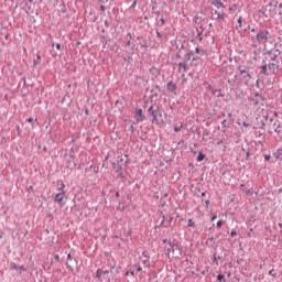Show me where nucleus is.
<instances>
[{
    "label": "nucleus",
    "mask_w": 282,
    "mask_h": 282,
    "mask_svg": "<svg viewBox=\"0 0 282 282\" xmlns=\"http://www.w3.org/2000/svg\"><path fill=\"white\" fill-rule=\"evenodd\" d=\"M221 126L223 128H227V119H224V121H221Z\"/></svg>",
    "instance_id": "nucleus-39"
},
{
    "label": "nucleus",
    "mask_w": 282,
    "mask_h": 282,
    "mask_svg": "<svg viewBox=\"0 0 282 282\" xmlns=\"http://www.w3.org/2000/svg\"><path fill=\"white\" fill-rule=\"evenodd\" d=\"M116 197L119 198L120 197V192H116Z\"/></svg>",
    "instance_id": "nucleus-57"
},
{
    "label": "nucleus",
    "mask_w": 282,
    "mask_h": 282,
    "mask_svg": "<svg viewBox=\"0 0 282 282\" xmlns=\"http://www.w3.org/2000/svg\"><path fill=\"white\" fill-rule=\"evenodd\" d=\"M69 260H73L72 253L67 254L66 267H67L68 271H74V267H72V264H69Z\"/></svg>",
    "instance_id": "nucleus-18"
},
{
    "label": "nucleus",
    "mask_w": 282,
    "mask_h": 282,
    "mask_svg": "<svg viewBox=\"0 0 282 282\" xmlns=\"http://www.w3.org/2000/svg\"><path fill=\"white\" fill-rule=\"evenodd\" d=\"M273 156L280 161H282V148H278V150L275 152H273Z\"/></svg>",
    "instance_id": "nucleus-17"
},
{
    "label": "nucleus",
    "mask_w": 282,
    "mask_h": 282,
    "mask_svg": "<svg viewBox=\"0 0 282 282\" xmlns=\"http://www.w3.org/2000/svg\"><path fill=\"white\" fill-rule=\"evenodd\" d=\"M33 121H34V120H33L32 117H30V119H28V122H29V123H33Z\"/></svg>",
    "instance_id": "nucleus-54"
},
{
    "label": "nucleus",
    "mask_w": 282,
    "mask_h": 282,
    "mask_svg": "<svg viewBox=\"0 0 282 282\" xmlns=\"http://www.w3.org/2000/svg\"><path fill=\"white\" fill-rule=\"evenodd\" d=\"M252 231H253V229H249V231H248V234H247V237H248V238H252Z\"/></svg>",
    "instance_id": "nucleus-38"
},
{
    "label": "nucleus",
    "mask_w": 282,
    "mask_h": 282,
    "mask_svg": "<svg viewBox=\"0 0 282 282\" xmlns=\"http://www.w3.org/2000/svg\"><path fill=\"white\" fill-rule=\"evenodd\" d=\"M156 37H158L159 40H162L163 35H162V33H160V31H156Z\"/></svg>",
    "instance_id": "nucleus-37"
},
{
    "label": "nucleus",
    "mask_w": 282,
    "mask_h": 282,
    "mask_svg": "<svg viewBox=\"0 0 282 282\" xmlns=\"http://www.w3.org/2000/svg\"><path fill=\"white\" fill-rule=\"evenodd\" d=\"M250 101L253 104V106H258V104H259V99H257V97H256V98L252 97V98L250 99Z\"/></svg>",
    "instance_id": "nucleus-29"
},
{
    "label": "nucleus",
    "mask_w": 282,
    "mask_h": 282,
    "mask_svg": "<svg viewBox=\"0 0 282 282\" xmlns=\"http://www.w3.org/2000/svg\"><path fill=\"white\" fill-rule=\"evenodd\" d=\"M205 205H206V207H209L210 200H205Z\"/></svg>",
    "instance_id": "nucleus-52"
},
{
    "label": "nucleus",
    "mask_w": 282,
    "mask_h": 282,
    "mask_svg": "<svg viewBox=\"0 0 282 282\" xmlns=\"http://www.w3.org/2000/svg\"><path fill=\"white\" fill-rule=\"evenodd\" d=\"M212 3L216 9H226L223 0H212Z\"/></svg>",
    "instance_id": "nucleus-14"
},
{
    "label": "nucleus",
    "mask_w": 282,
    "mask_h": 282,
    "mask_svg": "<svg viewBox=\"0 0 282 282\" xmlns=\"http://www.w3.org/2000/svg\"><path fill=\"white\" fill-rule=\"evenodd\" d=\"M164 223H165V216H163V218H162V220H161L160 227H163V226H164Z\"/></svg>",
    "instance_id": "nucleus-42"
},
{
    "label": "nucleus",
    "mask_w": 282,
    "mask_h": 282,
    "mask_svg": "<svg viewBox=\"0 0 282 282\" xmlns=\"http://www.w3.org/2000/svg\"><path fill=\"white\" fill-rule=\"evenodd\" d=\"M137 271H143V269L140 264L137 265Z\"/></svg>",
    "instance_id": "nucleus-50"
},
{
    "label": "nucleus",
    "mask_w": 282,
    "mask_h": 282,
    "mask_svg": "<svg viewBox=\"0 0 282 282\" xmlns=\"http://www.w3.org/2000/svg\"><path fill=\"white\" fill-rule=\"evenodd\" d=\"M192 57H193V53L192 52L185 53V55H184V64H186V68H188L187 64H188V62H191Z\"/></svg>",
    "instance_id": "nucleus-16"
},
{
    "label": "nucleus",
    "mask_w": 282,
    "mask_h": 282,
    "mask_svg": "<svg viewBox=\"0 0 282 282\" xmlns=\"http://www.w3.org/2000/svg\"><path fill=\"white\" fill-rule=\"evenodd\" d=\"M67 9L65 6L62 7V13H66Z\"/></svg>",
    "instance_id": "nucleus-49"
},
{
    "label": "nucleus",
    "mask_w": 282,
    "mask_h": 282,
    "mask_svg": "<svg viewBox=\"0 0 282 282\" xmlns=\"http://www.w3.org/2000/svg\"><path fill=\"white\" fill-rule=\"evenodd\" d=\"M54 258H55V260L57 261V262H59V256H58V253H56L55 256H54Z\"/></svg>",
    "instance_id": "nucleus-47"
},
{
    "label": "nucleus",
    "mask_w": 282,
    "mask_h": 282,
    "mask_svg": "<svg viewBox=\"0 0 282 282\" xmlns=\"http://www.w3.org/2000/svg\"><path fill=\"white\" fill-rule=\"evenodd\" d=\"M85 115H89V110L88 109L85 110Z\"/></svg>",
    "instance_id": "nucleus-62"
},
{
    "label": "nucleus",
    "mask_w": 282,
    "mask_h": 282,
    "mask_svg": "<svg viewBox=\"0 0 282 282\" xmlns=\"http://www.w3.org/2000/svg\"><path fill=\"white\" fill-rule=\"evenodd\" d=\"M223 225H224V220H218V221L216 223V227H217L218 229H220V227H223Z\"/></svg>",
    "instance_id": "nucleus-31"
},
{
    "label": "nucleus",
    "mask_w": 282,
    "mask_h": 282,
    "mask_svg": "<svg viewBox=\"0 0 282 282\" xmlns=\"http://www.w3.org/2000/svg\"><path fill=\"white\" fill-rule=\"evenodd\" d=\"M275 10H276V4H272V2H270L265 7L264 14L267 15V18H268V15L272 17V15H274Z\"/></svg>",
    "instance_id": "nucleus-7"
},
{
    "label": "nucleus",
    "mask_w": 282,
    "mask_h": 282,
    "mask_svg": "<svg viewBox=\"0 0 282 282\" xmlns=\"http://www.w3.org/2000/svg\"><path fill=\"white\" fill-rule=\"evenodd\" d=\"M183 126H184L183 123H181L178 127L174 126V132H181Z\"/></svg>",
    "instance_id": "nucleus-28"
},
{
    "label": "nucleus",
    "mask_w": 282,
    "mask_h": 282,
    "mask_svg": "<svg viewBox=\"0 0 282 282\" xmlns=\"http://www.w3.org/2000/svg\"><path fill=\"white\" fill-rule=\"evenodd\" d=\"M243 126H245V128H248L250 126V123H247L246 121H243Z\"/></svg>",
    "instance_id": "nucleus-56"
},
{
    "label": "nucleus",
    "mask_w": 282,
    "mask_h": 282,
    "mask_svg": "<svg viewBox=\"0 0 282 282\" xmlns=\"http://www.w3.org/2000/svg\"><path fill=\"white\" fill-rule=\"evenodd\" d=\"M214 14L216 15L215 18L216 22H218L219 24L225 22V13H220L219 11H214Z\"/></svg>",
    "instance_id": "nucleus-13"
},
{
    "label": "nucleus",
    "mask_w": 282,
    "mask_h": 282,
    "mask_svg": "<svg viewBox=\"0 0 282 282\" xmlns=\"http://www.w3.org/2000/svg\"><path fill=\"white\" fill-rule=\"evenodd\" d=\"M269 275H272L273 278H276V273H274V269H271L269 271Z\"/></svg>",
    "instance_id": "nucleus-33"
},
{
    "label": "nucleus",
    "mask_w": 282,
    "mask_h": 282,
    "mask_svg": "<svg viewBox=\"0 0 282 282\" xmlns=\"http://www.w3.org/2000/svg\"><path fill=\"white\" fill-rule=\"evenodd\" d=\"M198 59H200V57L196 56V57H193L192 62H198Z\"/></svg>",
    "instance_id": "nucleus-51"
},
{
    "label": "nucleus",
    "mask_w": 282,
    "mask_h": 282,
    "mask_svg": "<svg viewBox=\"0 0 282 282\" xmlns=\"http://www.w3.org/2000/svg\"><path fill=\"white\" fill-rule=\"evenodd\" d=\"M221 143H224L223 139H220V140L217 142L218 145H221Z\"/></svg>",
    "instance_id": "nucleus-59"
},
{
    "label": "nucleus",
    "mask_w": 282,
    "mask_h": 282,
    "mask_svg": "<svg viewBox=\"0 0 282 282\" xmlns=\"http://www.w3.org/2000/svg\"><path fill=\"white\" fill-rule=\"evenodd\" d=\"M217 219V216H212V223H214Z\"/></svg>",
    "instance_id": "nucleus-55"
},
{
    "label": "nucleus",
    "mask_w": 282,
    "mask_h": 282,
    "mask_svg": "<svg viewBox=\"0 0 282 282\" xmlns=\"http://www.w3.org/2000/svg\"><path fill=\"white\" fill-rule=\"evenodd\" d=\"M61 48H62L61 44H56V50L61 51Z\"/></svg>",
    "instance_id": "nucleus-53"
},
{
    "label": "nucleus",
    "mask_w": 282,
    "mask_h": 282,
    "mask_svg": "<svg viewBox=\"0 0 282 282\" xmlns=\"http://www.w3.org/2000/svg\"><path fill=\"white\" fill-rule=\"evenodd\" d=\"M195 53H196L197 55H200V56H204V55H205V51H200L199 46H196Z\"/></svg>",
    "instance_id": "nucleus-24"
},
{
    "label": "nucleus",
    "mask_w": 282,
    "mask_h": 282,
    "mask_svg": "<svg viewBox=\"0 0 282 282\" xmlns=\"http://www.w3.org/2000/svg\"><path fill=\"white\" fill-rule=\"evenodd\" d=\"M142 263H143L145 267H151L150 258H145L144 260H142Z\"/></svg>",
    "instance_id": "nucleus-26"
},
{
    "label": "nucleus",
    "mask_w": 282,
    "mask_h": 282,
    "mask_svg": "<svg viewBox=\"0 0 282 282\" xmlns=\"http://www.w3.org/2000/svg\"><path fill=\"white\" fill-rule=\"evenodd\" d=\"M58 192H65V183L62 181L61 186L57 187Z\"/></svg>",
    "instance_id": "nucleus-27"
},
{
    "label": "nucleus",
    "mask_w": 282,
    "mask_h": 282,
    "mask_svg": "<svg viewBox=\"0 0 282 282\" xmlns=\"http://www.w3.org/2000/svg\"><path fill=\"white\" fill-rule=\"evenodd\" d=\"M237 70L238 72L236 73L234 79H228V84L230 86H236L237 82H239V84H245V86H248L252 79L250 68L248 66H238Z\"/></svg>",
    "instance_id": "nucleus-1"
},
{
    "label": "nucleus",
    "mask_w": 282,
    "mask_h": 282,
    "mask_svg": "<svg viewBox=\"0 0 282 282\" xmlns=\"http://www.w3.org/2000/svg\"><path fill=\"white\" fill-rule=\"evenodd\" d=\"M256 87H257V88H260V79H257V80H256Z\"/></svg>",
    "instance_id": "nucleus-46"
},
{
    "label": "nucleus",
    "mask_w": 282,
    "mask_h": 282,
    "mask_svg": "<svg viewBox=\"0 0 282 282\" xmlns=\"http://www.w3.org/2000/svg\"><path fill=\"white\" fill-rule=\"evenodd\" d=\"M274 117H279V112H273Z\"/></svg>",
    "instance_id": "nucleus-63"
},
{
    "label": "nucleus",
    "mask_w": 282,
    "mask_h": 282,
    "mask_svg": "<svg viewBox=\"0 0 282 282\" xmlns=\"http://www.w3.org/2000/svg\"><path fill=\"white\" fill-rule=\"evenodd\" d=\"M231 238H235V236H238L237 231L232 230L230 234Z\"/></svg>",
    "instance_id": "nucleus-41"
},
{
    "label": "nucleus",
    "mask_w": 282,
    "mask_h": 282,
    "mask_svg": "<svg viewBox=\"0 0 282 282\" xmlns=\"http://www.w3.org/2000/svg\"><path fill=\"white\" fill-rule=\"evenodd\" d=\"M148 115L152 117V123H156V126H161V123H164L162 117V108L158 104H153L148 108Z\"/></svg>",
    "instance_id": "nucleus-2"
},
{
    "label": "nucleus",
    "mask_w": 282,
    "mask_h": 282,
    "mask_svg": "<svg viewBox=\"0 0 282 282\" xmlns=\"http://www.w3.org/2000/svg\"><path fill=\"white\" fill-rule=\"evenodd\" d=\"M280 64H274L272 59H270L269 64L263 63L260 68V75L264 77H269L270 75H279Z\"/></svg>",
    "instance_id": "nucleus-3"
},
{
    "label": "nucleus",
    "mask_w": 282,
    "mask_h": 282,
    "mask_svg": "<svg viewBox=\"0 0 282 282\" xmlns=\"http://www.w3.org/2000/svg\"><path fill=\"white\" fill-rule=\"evenodd\" d=\"M206 159V154H204V152H198L197 159L196 161L198 163H200L202 161H204Z\"/></svg>",
    "instance_id": "nucleus-19"
},
{
    "label": "nucleus",
    "mask_w": 282,
    "mask_h": 282,
    "mask_svg": "<svg viewBox=\"0 0 282 282\" xmlns=\"http://www.w3.org/2000/svg\"><path fill=\"white\" fill-rule=\"evenodd\" d=\"M268 40H270V31L260 29L256 34V40L252 46H258V44H267Z\"/></svg>",
    "instance_id": "nucleus-4"
},
{
    "label": "nucleus",
    "mask_w": 282,
    "mask_h": 282,
    "mask_svg": "<svg viewBox=\"0 0 282 282\" xmlns=\"http://www.w3.org/2000/svg\"><path fill=\"white\" fill-rule=\"evenodd\" d=\"M254 97H256V99H258V101H259V99H260L261 101H264V100H265V97H263V95H260V93H256V94H254Z\"/></svg>",
    "instance_id": "nucleus-23"
},
{
    "label": "nucleus",
    "mask_w": 282,
    "mask_h": 282,
    "mask_svg": "<svg viewBox=\"0 0 282 282\" xmlns=\"http://www.w3.org/2000/svg\"><path fill=\"white\" fill-rule=\"evenodd\" d=\"M167 223H169V224L173 223V216H169Z\"/></svg>",
    "instance_id": "nucleus-45"
},
{
    "label": "nucleus",
    "mask_w": 282,
    "mask_h": 282,
    "mask_svg": "<svg viewBox=\"0 0 282 282\" xmlns=\"http://www.w3.org/2000/svg\"><path fill=\"white\" fill-rule=\"evenodd\" d=\"M134 117H135L137 121H145V119H147L145 115H143L142 108H137L134 110Z\"/></svg>",
    "instance_id": "nucleus-10"
},
{
    "label": "nucleus",
    "mask_w": 282,
    "mask_h": 282,
    "mask_svg": "<svg viewBox=\"0 0 282 282\" xmlns=\"http://www.w3.org/2000/svg\"><path fill=\"white\" fill-rule=\"evenodd\" d=\"M169 246L172 248L173 253H177V256H183V247L177 242H169Z\"/></svg>",
    "instance_id": "nucleus-6"
},
{
    "label": "nucleus",
    "mask_w": 282,
    "mask_h": 282,
    "mask_svg": "<svg viewBox=\"0 0 282 282\" xmlns=\"http://www.w3.org/2000/svg\"><path fill=\"white\" fill-rule=\"evenodd\" d=\"M142 256L147 259V258H150V254H149V252L148 251H143L142 252Z\"/></svg>",
    "instance_id": "nucleus-36"
},
{
    "label": "nucleus",
    "mask_w": 282,
    "mask_h": 282,
    "mask_svg": "<svg viewBox=\"0 0 282 282\" xmlns=\"http://www.w3.org/2000/svg\"><path fill=\"white\" fill-rule=\"evenodd\" d=\"M130 275H135L134 271H130Z\"/></svg>",
    "instance_id": "nucleus-64"
},
{
    "label": "nucleus",
    "mask_w": 282,
    "mask_h": 282,
    "mask_svg": "<svg viewBox=\"0 0 282 282\" xmlns=\"http://www.w3.org/2000/svg\"><path fill=\"white\" fill-rule=\"evenodd\" d=\"M177 67H178V73H181L182 77H185L187 73V64H185V58L183 59V62H180L177 64Z\"/></svg>",
    "instance_id": "nucleus-11"
},
{
    "label": "nucleus",
    "mask_w": 282,
    "mask_h": 282,
    "mask_svg": "<svg viewBox=\"0 0 282 282\" xmlns=\"http://www.w3.org/2000/svg\"><path fill=\"white\" fill-rule=\"evenodd\" d=\"M101 3H107L109 0H99Z\"/></svg>",
    "instance_id": "nucleus-60"
},
{
    "label": "nucleus",
    "mask_w": 282,
    "mask_h": 282,
    "mask_svg": "<svg viewBox=\"0 0 282 282\" xmlns=\"http://www.w3.org/2000/svg\"><path fill=\"white\" fill-rule=\"evenodd\" d=\"M137 3H138V0H133V2H132V4H131V9H135V7H137Z\"/></svg>",
    "instance_id": "nucleus-35"
},
{
    "label": "nucleus",
    "mask_w": 282,
    "mask_h": 282,
    "mask_svg": "<svg viewBox=\"0 0 282 282\" xmlns=\"http://www.w3.org/2000/svg\"><path fill=\"white\" fill-rule=\"evenodd\" d=\"M10 269L15 270L19 273V264H17V262H10Z\"/></svg>",
    "instance_id": "nucleus-20"
},
{
    "label": "nucleus",
    "mask_w": 282,
    "mask_h": 282,
    "mask_svg": "<svg viewBox=\"0 0 282 282\" xmlns=\"http://www.w3.org/2000/svg\"><path fill=\"white\" fill-rule=\"evenodd\" d=\"M242 25H243L242 18H238V26H239V29H242Z\"/></svg>",
    "instance_id": "nucleus-30"
},
{
    "label": "nucleus",
    "mask_w": 282,
    "mask_h": 282,
    "mask_svg": "<svg viewBox=\"0 0 282 282\" xmlns=\"http://www.w3.org/2000/svg\"><path fill=\"white\" fill-rule=\"evenodd\" d=\"M267 123L269 124V128H271V130H269V134H272V130L276 132L278 121H274L272 117H267Z\"/></svg>",
    "instance_id": "nucleus-8"
},
{
    "label": "nucleus",
    "mask_w": 282,
    "mask_h": 282,
    "mask_svg": "<svg viewBox=\"0 0 282 282\" xmlns=\"http://www.w3.org/2000/svg\"><path fill=\"white\" fill-rule=\"evenodd\" d=\"M102 269H97V271H96V278H98V280H101V278H102Z\"/></svg>",
    "instance_id": "nucleus-22"
},
{
    "label": "nucleus",
    "mask_w": 282,
    "mask_h": 282,
    "mask_svg": "<svg viewBox=\"0 0 282 282\" xmlns=\"http://www.w3.org/2000/svg\"><path fill=\"white\" fill-rule=\"evenodd\" d=\"M217 280H218L219 282H227V280H226V278H225V275H224L223 273H218Z\"/></svg>",
    "instance_id": "nucleus-21"
},
{
    "label": "nucleus",
    "mask_w": 282,
    "mask_h": 282,
    "mask_svg": "<svg viewBox=\"0 0 282 282\" xmlns=\"http://www.w3.org/2000/svg\"><path fill=\"white\" fill-rule=\"evenodd\" d=\"M159 24H160V26H164V24H165V20H164V18H161V20H160Z\"/></svg>",
    "instance_id": "nucleus-34"
},
{
    "label": "nucleus",
    "mask_w": 282,
    "mask_h": 282,
    "mask_svg": "<svg viewBox=\"0 0 282 282\" xmlns=\"http://www.w3.org/2000/svg\"><path fill=\"white\" fill-rule=\"evenodd\" d=\"M100 9H101V11L105 13L106 7H105V4H102V2H101V6H100Z\"/></svg>",
    "instance_id": "nucleus-44"
},
{
    "label": "nucleus",
    "mask_w": 282,
    "mask_h": 282,
    "mask_svg": "<svg viewBox=\"0 0 282 282\" xmlns=\"http://www.w3.org/2000/svg\"><path fill=\"white\" fill-rule=\"evenodd\" d=\"M187 227H193V228L196 227V224L194 223L193 218H189V219L187 220Z\"/></svg>",
    "instance_id": "nucleus-25"
},
{
    "label": "nucleus",
    "mask_w": 282,
    "mask_h": 282,
    "mask_svg": "<svg viewBox=\"0 0 282 282\" xmlns=\"http://www.w3.org/2000/svg\"><path fill=\"white\" fill-rule=\"evenodd\" d=\"M66 196V192H58V194L55 195L54 200L61 207H63V200Z\"/></svg>",
    "instance_id": "nucleus-9"
},
{
    "label": "nucleus",
    "mask_w": 282,
    "mask_h": 282,
    "mask_svg": "<svg viewBox=\"0 0 282 282\" xmlns=\"http://www.w3.org/2000/svg\"><path fill=\"white\" fill-rule=\"evenodd\" d=\"M206 194H207L206 192H202L200 196L204 197V196H206Z\"/></svg>",
    "instance_id": "nucleus-61"
},
{
    "label": "nucleus",
    "mask_w": 282,
    "mask_h": 282,
    "mask_svg": "<svg viewBox=\"0 0 282 282\" xmlns=\"http://www.w3.org/2000/svg\"><path fill=\"white\" fill-rule=\"evenodd\" d=\"M270 159H271V154H264V160L265 161H270Z\"/></svg>",
    "instance_id": "nucleus-40"
},
{
    "label": "nucleus",
    "mask_w": 282,
    "mask_h": 282,
    "mask_svg": "<svg viewBox=\"0 0 282 282\" xmlns=\"http://www.w3.org/2000/svg\"><path fill=\"white\" fill-rule=\"evenodd\" d=\"M198 37H199V41L202 42L203 41L202 33H198Z\"/></svg>",
    "instance_id": "nucleus-58"
},
{
    "label": "nucleus",
    "mask_w": 282,
    "mask_h": 282,
    "mask_svg": "<svg viewBox=\"0 0 282 282\" xmlns=\"http://www.w3.org/2000/svg\"><path fill=\"white\" fill-rule=\"evenodd\" d=\"M265 55H269L273 64H280V61H279V57L281 55L280 48H272L271 51H267Z\"/></svg>",
    "instance_id": "nucleus-5"
},
{
    "label": "nucleus",
    "mask_w": 282,
    "mask_h": 282,
    "mask_svg": "<svg viewBox=\"0 0 282 282\" xmlns=\"http://www.w3.org/2000/svg\"><path fill=\"white\" fill-rule=\"evenodd\" d=\"M130 130H131V132H134V130H135L134 123H132V124L130 126Z\"/></svg>",
    "instance_id": "nucleus-48"
},
{
    "label": "nucleus",
    "mask_w": 282,
    "mask_h": 282,
    "mask_svg": "<svg viewBox=\"0 0 282 282\" xmlns=\"http://www.w3.org/2000/svg\"><path fill=\"white\" fill-rule=\"evenodd\" d=\"M104 275H108L110 273L109 269H106L105 271H102Z\"/></svg>",
    "instance_id": "nucleus-43"
},
{
    "label": "nucleus",
    "mask_w": 282,
    "mask_h": 282,
    "mask_svg": "<svg viewBox=\"0 0 282 282\" xmlns=\"http://www.w3.org/2000/svg\"><path fill=\"white\" fill-rule=\"evenodd\" d=\"M166 89L169 90V93H174V95H176L177 84H175L174 82H167Z\"/></svg>",
    "instance_id": "nucleus-12"
},
{
    "label": "nucleus",
    "mask_w": 282,
    "mask_h": 282,
    "mask_svg": "<svg viewBox=\"0 0 282 282\" xmlns=\"http://www.w3.org/2000/svg\"><path fill=\"white\" fill-rule=\"evenodd\" d=\"M275 133L278 134V137L282 141V126H281L280 121H276Z\"/></svg>",
    "instance_id": "nucleus-15"
},
{
    "label": "nucleus",
    "mask_w": 282,
    "mask_h": 282,
    "mask_svg": "<svg viewBox=\"0 0 282 282\" xmlns=\"http://www.w3.org/2000/svg\"><path fill=\"white\" fill-rule=\"evenodd\" d=\"M22 271H26V267L24 264H22L21 267H19V273L21 274Z\"/></svg>",
    "instance_id": "nucleus-32"
}]
</instances>
